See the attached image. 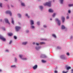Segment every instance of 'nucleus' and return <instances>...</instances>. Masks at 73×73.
I'll return each mask as SVG.
<instances>
[{"label":"nucleus","instance_id":"1","mask_svg":"<svg viewBox=\"0 0 73 73\" xmlns=\"http://www.w3.org/2000/svg\"><path fill=\"white\" fill-rule=\"evenodd\" d=\"M44 6L47 5L48 7H50L51 6V2H46V3L44 4Z\"/></svg>","mask_w":73,"mask_h":73},{"label":"nucleus","instance_id":"2","mask_svg":"<svg viewBox=\"0 0 73 73\" xmlns=\"http://www.w3.org/2000/svg\"><path fill=\"white\" fill-rule=\"evenodd\" d=\"M21 28V27L19 26H16L15 27V30L17 31H19Z\"/></svg>","mask_w":73,"mask_h":73},{"label":"nucleus","instance_id":"3","mask_svg":"<svg viewBox=\"0 0 73 73\" xmlns=\"http://www.w3.org/2000/svg\"><path fill=\"white\" fill-rule=\"evenodd\" d=\"M56 21H58V25H60L61 24V21H60L58 20V19H56Z\"/></svg>","mask_w":73,"mask_h":73},{"label":"nucleus","instance_id":"4","mask_svg":"<svg viewBox=\"0 0 73 73\" xmlns=\"http://www.w3.org/2000/svg\"><path fill=\"white\" fill-rule=\"evenodd\" d=\"M6 13H8V14H9V15H10V16H12V13L10 11H7L6 12Z\"/></svg>","mask_w":73,"mask_h":73},{"label":"nucleus","instance_id":"5","mask_svg":"<svg viewBox=\"0 0 73 73\" xmlns=\"http://www.w3.org/2000/svg\"><path fill=\"white\" fill-rule=\"evenodd\" d=\"M0 38L3 40V41H5V38L3 37V36L0 35Z\"/></svg>","mask_w":73,"mask_h":73},{"label":"nucleus","instance_id":"6","mask_svg":"<svg viewBox=\"0 0 73 73\" xmlns=\"http://www.w3.org/2000/svg\"><path fill=\"white\" fill-rule=\"evenodd\" d=\"M5 20L6 23H8L9 24H10V23H9V21H8V19H5Z\"/></svg>","mask_w":73,"mask_h":73},{"label":"nucleus","instance_id":"7","mask_svg":"<svg viewBox=\"0 0 73 73\" xmlns=\"http://www.w3.org/2000/svg\"><path fill=\"white\" fill-rule=\"evenodd\" d=\"M37 68V65H35L33 67V68L34 69H36Z\"/></svg>","mask_w":73,"mask_h":73},{"label":"nucleus","instance_id":"8","mask_svg":"<svg viewBox=\"0 0 73 73\" xmlns=\"http://www.w3.org/2000/svg\"><path fill=\"white\" fill-rule=\"evenodd\" d=\"M61 19L62 20V23H64L65 21V17H62L61 18Z\"/></svg>","mask_w":73,"mask_h":73},{"label":"nucleus","instance_id":"9","mask_svg":"<svg viewBox=\"0 0 73 73\" xmlns=\"http://www.w3.org/2000/svg\"><path fill=\"white\" fill-rule=\"evenodd\" d=\"M30 21L31 23V25H33L34 24V22L33 20H31Z\"/></svg>","mask_w":73,"mask_h":73},{"label":"nucleus","instance_id":"10","mask_svg":"<svg viewBox=\"0 0 73 73\" xmlns=\"http://www.w3.org/2000/svg\"><path fill=\"white\" fill-rule=\"evenodd\" d=\"M48 11L49 12H53V10L51 9H50L48 10Z\"/></svg>","mask_w":73,"mask_h":73},{"label":"nucleus","instance_id":"11","mask_svg":"<svg viewBox=\"0 0 73 73\" xmlns=\"http://www.w3.org/2000/svg\"><path fill=\"white\" fill-rule=\"evenodd\" d=\"M66 69L67 70H69V69H71V67L70 66L67 67Z\"/></svg>","mask_w":73,"mask_h":73},{"label":"nucleus","instance_id":"12","mask_svg":"<svg viewBox=\"0 0 73 73\" xmlns=\"http://www.w3.org/2000/svg\"><path fill=\"white\" fill-rule=\"evenodd\" d=\"M65 27L64 25H62V29H65Z\"/></svg>","mask_w":73,"mask_h":73},{"label":"nucleus","instance_id":"13","mask_svg":"<svg viewBox=\"0 0 73 73\" xmlns=\"http://www.w3.org/2000/svg\"><path fill=\"white\" fill-rule=\"evenodd\" d=\"M11 68H16L17 66L15 65H12L11 66Z\"/></svg>","mask_w":73,"mask_h":73},{"label":"nucleus","instance_id":"14","mask_svg":"<svg viewBox=\"0 0 73 73\" xmlns=\"http://www.w3.org/2000/svg\"><path fill=\"white\" fill-rule=\"evenodd\" d=\"M40 48L41 47H35V49H36V50H38V49H40Z\"/></svg>","mask_w":73,"mask_h":73},{"label":"nucleus","instance_id":"15","mask_svg":"<svg viewBox=\"0 0 73 73\" xmlns=\"http://www.w3.org/2000/svg\"><path fill=\"white\" fill-rule=\"evenodd\" d=\"M27 43V42H23L22 43V44L23 45H26Z\"/></svg>","mask_w":73,"mask_h":73},{"label":"nucleus","instance_id":"16","mask_svg":"<svg viewBox=\"0 0 73 73\" xmlns=\"http://www.w3.org/2000/svg\"><path fill=\"white\" fill-rule=\"evenodd\" d=\"M12 19V23L13 24H14V21H13V18H11Z\"/></svg>","mask_w":73,"mask_h":73},{"label":"nucleus","instance_id":"17","mask_svg":"<svg viewBox=\"0 0 73 73\" xmlns=\"http://www.w3.org/2000/svg\"><path fill=\"white\" fill-rule=\"evenodd\" d=\"M52 36H53V37H54V38H56V36L55 34H52Z\"/></svg>","mask_w":73,"mask_h":73},{"label":"nucleus","instance_id":"18","mask_svg":"<svg viewBox=\"0 0 73 73\" xmlns=\"http://www.w3.org/2000/svg\"><path fill=\"white\" fill-rule=\"evenodd\" d=\"M12 33H10L8 34V35L9 36H12Z\"/></svg>","mask_w":73,"mask_h":73},{"label":"nucleus","instance_id":"19","mask_svg":"<svg viewBox=\"0 0 73 73\" xmlns=\"http://www.w3.org/2000/svg\"><path fill=\"white\" fill-rule=\"evenodd\" d=\"M60 1L61 4H62L63 3V1H64V0H60Z\"/></svg>","mask_w":73,"mask_h":73},{"label":"nucleus","instance_id":"20","mask_svg":"<svg viewBox=\"0 0 73 73\" xmlns=\"http://www.w3.org/2000/svg\"><path fill=\"white\" fill-rule=\"evenodd\" d=\"M21 5H22V6H25V4L24 3H21Z\"/></svg>","mask_w":73,"mask_h":73},{"label":"nucleus","instance_id":"21","mask_svg":"<svg viewBox=\"0 0 73 73\" xmlns=\"http://www.w3.org/2000/svg\"><path fill=\"white\" fill-rule=\"evenodd\" d=\"M42 62H43V63H45V62H46V61L44 60H42Z\"/></svg>","mask_w":73,"mask_h":73},{"label":"nucleus","instance_id":"22","mask_svg":"<svg viewBox=\"0 0 73 73\" xmlns=\"http://www.w3.org/2000/svg\"><path fill=\"white\" fill-rule=\"evenodd\" d=\"M18 15L19 17L21 18V14H18Z\"/></svg>","mask_w":73,"mask_h":73},{"label":"nucleus","instance_id":"23","mask_svg":"<svg viewBox=\"0 0 73 73\" xmlns=\"http://www.w3.org/2000/svg\"><path fill=\"white\" fill-rule=\"evenodd\" d=\"M40 44H45V43L44 42H40Z\"/></svg>","mask_w":73,"mask_h":73},{"label":"nucleus","instance_id":"24","mask_svg":"<svg viewBox=\"0 0 73 73\" xmlns=\"http://www.w3.org/2000/svg\"><path fill=\"white\" fill-rule=\"evenodd\" d=\"M68 6H69V7H72V6H73V4H69L68 5Z\"/></svg>","mask_w":73,"mask_h":73},{"label":"nucleus","instance_id":"25","mask_svg":"<svg viewBox=\"0 0 73 73\" xmlns=\"http://www.w3.org/2000/svg\"><path fill=\"white\" fill-rule=\"evenodd\" d=\"M56 15V13H54L52 15V17H54L55 15Z\"/></svg>","mask_w":73,"mask_h":73},{"label":"nucleus","instance_id":"26","mask_svg":"<svg viewBox=\"0 0 73 73\" xmlns=\"http://www.w3.org/2000/svg\"><path fill=\"white\" fill-rule=\"evenodd\" d=\"M62 73H68V71L65 72L64 71H62Z\"/></svg>","mask_w":73,"mask_h":73},{"label":"nucleus","instance_id":"27","mask_svg":"<svg viewBox=\"0 0 73 73\" xmlns=\"http://www.w3.org/2000/svg\"><path fill=\"white\" fill-rule=\"evenodd\" d=\"M26 16H27V17H28V18H29V16H28V15L27 14H26Z\"/></svg>","mask_w":73,"mask_h":73},{"label":"nucleus","instance_id":"28","mask_svg":"<svg viewBox=\"0 0 73 73\" xmlns=\"http://www.w3.org/2000/svg\"><path fill=\"white\" fill-rule=\"evenodd\" d=\"M31 28H32V29H33L34 28H35V27L34 26L32 25L31 26Z\"/></svg>","mask_w":73,"mask_h":73},{"label":"nucleus","instance_id":"29","mask_svg":"<svg viewBox=\"0 0 73 73\" xmlns=\"http://www.w3.org/2000/svg\"><path fill=\"white\" fill-rule=\"evenodd\" d=\"M19 57L21 58H22V57H23V55H19Z\"/></svg>","mask_w":73,"mask_h":73},{"label":"nucleus","instance_id":"30","mask_svg":"<svg viewBox=\"0 0 73 73\" xmlns=\"http://www.w3.org/2000/svg\"><path fill=\"white\" fill-rule=\"evenodd\" d=\"M40 7L41 9H42L43 8V7H42V6H40Z\"/></svg>","mask_w":73,"mask_h":73},{"label":"nucleus","instance_id":"31","mask_svg":"<svg viewBox=\"0 0 73 73\" xmlns=\"http://www.w3.org/2000/svg\"><path fill=\"white\" fill-rule=\"evenodd\" d=\"M14 38L15 39H17V37L16 36H14Z\"/></svg>","mask_w":73,"mask_h":73},{"label":"nucleus","instance_id":"32","mask_svg":"<svg viewBox=\"0 0 73 73\" xmlns=\"http://www.w3.org/2000/svg\"><path fill=\"white\" fill-rule=\"evenodd\" d=\"M64 57V56L63 55H61L60 56V57L62 58H63Z\"/></svg>","mask_w":73,"mask_h":73},{"label":"nucleus","instance_id":"33","mask_svg":"<svg viewBox=\"0 0 73 73\" xmlns=\"http://www.w3.org/2000/svg\"><path fill=\"white\" fill-rule=\"evenodd\" d=\"M66 54L67 56H69V53L68 52H67V53H66Z\"/></svg>","mask_w":73,"mask_h":73},{"label":"nucleus","instance_id":"34","mask_svg":"<svg viewBox=\"0 0 73 73\" xmlns=\"http://www.w3.org/2000/svg\"><path fill=\"white\" fill-rule=\"evenodd\" d=\"M12 42V40H11L9 42V44H11Z\"/></svg>","mask_w":73,"mask_h":73},{"label":"nucleus","instance_id":"35","mask_svg":"<svg viewBox=\"0 0 73 73\" xmlns=\"http://www.w3.org/2000/svg\"><path fill=\"white\" fill-rule=\"evenodd\" d=\"M0 7H2V3H0Z\"/></svg>","mask_w":73,"mask_h":73},{"label":"nucleus","instance_id":"36","mask_svg":"<svg viewBox=\"0 0 73 73\" xmlns=\"http://www.w3.org/2000/svg\"><path fill=\"white\" fill-rule=\"evenodd\" d=\"M22 60H26L27 58H22Z\"/></svg>","mask_w":73,"mask_h":73},{"label":"nucleus","instance_id":"37","mask_svg":"<svg viewBox=\"0 0 73 73\" xmlns=\"http://www.w3.org/2000/svg\"><path fill=\"white\" fill-rule=\"evenodd\" d=\"M39 43H36V45H38H38H39Z\"/></svg>","mask_w":73,"mask_h":73},{"label":"nucleus","instance_id":"38","mask_svg":"<svg viewBox=\"0 0 73 73\" xmlns=\"http://www.w3.org/2000/svg\"><path fill=\"white\" fill-rule=\"evenodd\" d=\"M68 12L69 13H70V10H68Z\"/></svg>","mask_w":73,"mask_h":73},{"label":"nucleus","instance_id":"39","mask_svg":"<svg viewBox=\"0 0 73 73\" xmlns=\"http://www.w3.org/2000/svg\"><path fill=\"white\" fill-rule=\"evenodd\" d=\"M5 52H9V50H5Z\"/></svg>","mask_w":73,"mask_h":73},{"label":"nucleus","instance_id":"40","mask_svg":"<svg viewBox=\"0 0 73 73\" xmlns=\"http://www.w3.org/2000/svg\"><path fill=\"white\" fill-rule=\"evenodd\" d=\"M54 73H57V71L55 70L54 71Z\"/></svg>","mask_w":73,"mask_h":73},{"label":"nucleus","instance_id":"41","mask_svg":"<svg viewBox=\"0 0 73 73\" xmlns=\"http://www.w3.org/2000/svg\"><path fill=\"white\" fill-rule=\"evenodd\" d=\"M57 48L58 49H61V47H60L59 46H58L57 47Z\"/></svg>","mask_w":73,"mask_h":73},{"label":"nucleus","instance_id":"42","mask_svg":"<svg viewBox=\"0 0 73 73\" xmlns=\"http://www.w3.org/2000/svg\"><path fill=\"white\" fill-rule=\"evenodd\" d=\"M43 27L44 28H46V26L45 25H44Z\"/></svg>","mask_w":73,"mask_h":73},{"label":"nucleus","instance_id":"43","mask_svg":"<svg viewBox=\"0 0 73 73\" xmlns=\"http://www.w3.org/2000/svg\"><path fill=\"white\" fill-rule=\"evenodd\" d=\"M38 25H40V22H37Z\"/></svg>","mask_w":73,"mask_h":73},{"label":"nucleus","instance_id":"44","mask_svg":"<svg viewBox=\"0 0 73 73\" xmlns=\"http://www.w3.org/2000/svg\"><path fill=\"white\" fill-rule=\"evenodd\" d=\"M15 62H16L17 61V59L16 58H15Z\"/></svg>","mask_w":73,"mask_h":73},{"label":"nucleus","instance_id":"45","mask_svg":"<svg viewBox=\"0 0 73 73\" xmlns=\"http://www.w3.org/2000/svg\"><path fill=\"white\" fill-rule=\"evenodd\" d=\"M66 19H69V17L67 16V17H66Z\"/></svg>","mask_w":73,"mask_h":73},{"label":"nucleus","instance_id":"46","mask_svg":"<svg viewBox=\"0 0 73 73\" xmlns=\"http://www.w3.org/2000/svg\"><path fill=\"white\" fill-rule=\"evenodd\" d=\"M3 29V30H4V31H5V28H2Z\"/></svg>","mask_w":73,"mask_h":73},{"label":"nucleus","instance_id":"47","mask_svg":"<svg viewBox=\"0 0 73 73\" xmlns=\"http://www.w3.org/2000/svg\"><path fill=\"white\" fill-rule=\"evenodd\" d=\"M29 32V31H28V30L26 31V32L27 33H28V32Z\"/></svg>","mask_w":73,"mask_h":73},{"label":"nucleus","instance_id":"48","mask_svg":"<svg viewBox=\"0 0 73 73\" xmlns=\"http://www.w3.org/2000/svg\"><path fill=\"white\" fill-rule=\"evenodd\" d=\"M71 71L72 72V73H73V69H72Z\"/></svg>","mask_w":73,"mask_h":73},{"label":"nucleus","instance_id":"49","mask_svg":"<svg viewBox=\"0 0 73 73\" xmlns=\"http://www.w3.org/2000/svg\"><path fill=\"white\" fill-rule=\"evenodd\" d=\"M44 58H46V56H44Z\"/></svg>","mask_w":73,"mask_h":73},{"label":"nucleus","instance_id":"50","mask_svg":"<svg viewBox=\"0 0 73 73\" xmlns=\"http://www.w3.org/2000/svg\"><path fill=\"white\" fill-rule=\"evenodd\" d=\"M2 70L0 69V72H1Z\"/></svg>","mask_w":73,"mask_h":73},{"label":"nucleus","instance_id":"51","mask_svg":"<svg viewBox=\"0 0 73 73\" xmlns=\"http://www.w3.org/2000/svg\"><path fill=\"white\" fill-rule=\"evenodd\" d=\"M33 44H35V42H34L33 43Z\"/></svg>","mask_w":73,"mask_h":73},{"label":"nucleus","instance_id":"52","mask_svg":"<svg viewBox=\"0 0 73 73\" xmlns=\"http://www.w3.org/2000/svg\"><path fill=\"white\" fill-rule=\"evenodd\" d=\"M0 21H1H1H2V20L1 19Z\"/></svg>","mask_w":73,"mask_h":73},{"label":"nucleus","instance_id":"53","mask_svg":"<svg viewBox=\"0 0 73 73\" xmlns=\"http://www.w3.org/2000/svg\"><path fill=\"white\" fill-rule=\"evenodd\" d=\"M11 6L12 7H13V6L11 5Z\"/></svg>","mask_w":73,"mask_h":73},{"label":"nucleus","instance_id":"54","mask_svg":"<svg viewBox=\"0 0 73 73\" xmlns=\"http://www.w3.org/2000/svg\"><path fill=\"white\" fill-rule=\"evenodd\" d=\"M52 20V19H50V20Z\"/></svg>","mask_w":73,"mask_h":73},{"label":"nucleus","instance_id":"55","mask_svg":"<svg viewBox=\"0 0 73 73\" xmlns=\"http://www.w3.org/2000/svg\"><path fill=\"white\" fill-rule=\"evenodd\" d=\"M5 1H7V0H5Z\"/></svg>","mask_w":73,"mask_h":73}]
</instances>
